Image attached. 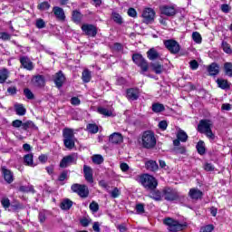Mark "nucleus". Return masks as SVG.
<instances>
[{"label":"nucleus","mask_w":232,"mask_h":232,"mask_svg":"<svg viewBox=\"0 0 232 232\" xmlns=\"http://www.w3.org/2000/svg\"><path fill=\"white\" fill-rule=\"evenodd\" d=\"M137 182L141 184L145 189L149 191H153L157 188V186H159V182H157V179L149 174H143L140 176H138L136 178Z\"/></svg>","instance_id":"nucleus-1"},{"label":"nucleus","mask_w":232,"mask_h":232,"mask_svg":"<svg viewBox=\"0 0 232 232\" xmlns=\"http://www.w3.org/2000/svg\"><path fill=\"white\" fill-rule=\"evenodd\" d=\"M140 144L146 150H153V148L157 146V138H155V133L151 130L144 131L141 135Z\"/></svg>","instance_id":"nucleus-2"},{"label":"nucleus","mask_w":232,"mask_h":232,"mask_svg":"<svg viewBox=\"0 0 232 232\" xmlns=\"http://www.w3.org/2000/svg\"><path fill=\"white\" fill-rule=\"evenodd\" d=\"M211 128H213L212 121L201 120L198 125V131L199 133H204L208 139H210V140H215V134L213 133V130H211Z\"/></svg>","instance_id":"nucleus-3"},{"label":"nucleus","mask_w":232,"mask_h":232,"mask_svg":"<svg viewBox=\"0 0 232 232\" xmlns=\"http://www.w3.org/2000/svg\"><path fill=\"white\" fill-rule=\"evenodd\" d=\"M163 224L168 227L169 231L171 232H178V231H182L188 227V225L186 223L182 224L179 223V221L171 218H167L163 220Z\"/></svg>","instance_id":"nucleus-4"},{"label":"nucleus","mask_w":232,"mask_h":232,"mask_svg":"<svg viewBox=\"0 0 232 232\" xmlns=\"http://www.w3.org/2000/svg\"><path fill=\"white\" fill-rule=\"evenodd\" d=\"M63 143L67 150H73L75 148V135L73 130L64 129L63 130Z\"/></svg>","instance_id":"nucleus-5"},{"label":"nucleus","mask_w":232,"mask_h":232,"mask_svg":"<svg viewBox=\"0 0 232 232\" xmlns=\"http://www.w3.org/2000/svg\"><path fill=\"white\" fill-rule=\"evenodd\" d=\"M71 189L73 191V193H77V195H79V197L82 198H88V195H90V190L86 185L74 183L72 185Z\"/></svg>","instance_id":"nucleus-6"},{"label":"nucleus","mask_w":232,"mask_h":232,"mask_svg":"<svg viewBox=\"0 0 232 232\" xmlns=\"http://www.w3.org/2000/svg\"><path fill=\"white\" fill-rule=\"evenodd\" d=\"M132 61L139 66L141 70V73H146L148 70L150 69V65L148 64V61L144 59V57L141 56V54H133L132 55Z\"/></svg>","instance_id":"nucleus-7"},{"label":"nucleus","mask_w":232,"mask_h":232,"mask_svg":"<svg viewBox=\"0 0 232 232\" xmlns=\"http://www.w3.org/2000/svg\"><path fill=\"white\" fill-rule=\"evenodd\" d=\"M160 11L162 15H166L167 17H173L177 14V8L175 5H161Z\"/></svg>","instance_id":"nucleus-8"},{"label":"nucleus","mask_w":232,"mask_h":232,"mask_svg":"<svg viewBox=\"0 0 232 232\" xmlns=\"http://www.w3.org/2000/svg\"><path fill=\"white\" fill-rule=\"evenodd\" d=\"M164 44L170 53H179L180 52V44L175 40H167Z\"/></svg>","instance_id":"nucleus-9"},{"label":"nucleus","mask_w":232,"mask_h":232,"mask_svg":"<svg viewBox=\"0 0 232 232\" xmlns=\"http://www.w3.org/2000/svg\"><path fill=\"white\" fill-rule=\"evenodd\" d=\"M163 197L165 200H169V201L177 200V198H179V192L177 191V189L166 188L163 190Z\"/></svg>","instance_id":"nucleus-10"},{"label":"nucleus","mask_w":232,"mask_h":232,"mask_svg":"<svg viewBox=\"0 0 232 232\" xmlns=\"http://www.w3.org/2000/svg\"><path fill=\"white\" fill-rule=\"evenodd\" d=\"M143 23L150 24L155 20V11L151 8H146L142 13Z\"/></svg>","instance_id":"nucleus-11"},{"label":"nucleus","mask_w":232,"mask_h":232,"mask_svg":"<svg viewBox=\"0 0 232 232\" xmlns=\"http://www.w3.org/2000/svg\"><path fill=\"white\" fill-rule=\"evenodd\" d=\"M82 30L85 35H88L89 37H95V35H97V26L93 24H83L82 25Z\"/></svg>","instance_id":"nucleus-12"},{"label":"nucleus","mask_w":232,"mask_h":232,"mask_svg":"<svg viewBox=\"0 0 232 232\" xmlns=\"http://www.w3.org/2000/svg\"><path fill=\"white\" fill-rule=\"evenodd\" d=\"M77 162V156L69 155L64 157L60 162V168H68L70 164H75Z\"/></svg>","instance_id":"nucleus-13"},{"label":"nucleus","mask_w":232,"mask_h":232,"mask_svg":"<svg viewBox=\"0 0 232 232\" xmlns=\"http://www.w3.org/2000/svg\"><path fill=\"white\" fill-rule=\"evenodd\" d=\"M83 175L89 184H93V169L90 166H83Z\"/></svg>","instance_id":"nucleus-14"},{"label":"nucleus","mask_w":232,"mask_h":232,"mask_svg":"<svg viewBox=\"0 0 232 232\" xmlns=\"http://www.w3.org/2000/svg\"><path fill=\"white\" fill-rule=\"evenodd\" d=\"M20 63L25 70H28L29 72H32V70H34V63L30 61V58H28V56H21Z\"/></svg>","instance_id":"nucleus-15"},{"label":"nucleus","mask_w":232,"mask_h":232,"mask_svg":"<svg viewBox=\"0 0 232 232\" xmlns=\"http://www.w3.org/2000/svg\"><path fill=\"white\" fill-rule=\"evenodd\" d=\"M2 173L7 184H12V182H14V172L5 167H2Z\"/></svg>","instance_id":"nucleus-16"},{"label":"nucleus","mask_w":232,"mask_h":232,"mask_svg":"<svg viewBox=\"0 0 232 232\" xmlns=\"http://www.w3.org/2000/svg\"><path fill=\"white\" fill-rule=\"evenodd\" d=\"M65 80L66 78L61 71L54 75V84H56L57 88H63V84H64Z\"/></svg>","instance_id":"nucleus-17"},{"label":"nucleus","mask_w":232,"mask_h":232,"mask_svg":"<svg viewBox=\"0 0 232 232\" xmlns=\"http://www.w3.org/2000/svg\"><path fill=\"white\" fill-rule=\"evenodd\" d=\"M53 12L56 19H59V21H64L66 19V15L64 14L63 8H61L59 6H54L53 8Z\"/></svg>","instance_id":"nucleus-18"},{"label":"nucleus","mask_w":232,"mask_h":232,"mask_svg":"<svg viewBox=\"0 0 232 232\" xmlns=\"http://www.w3.org/2000/svg\"><path fill=\"white\" fill-rule=\"evenodd\" d=\"M122 140H124L122 134L119 132H114L109 137V141L111 142V144H121Z\"/></svg>","instance_id":"nucleus-19"},{"label":"nucleus","mask_w":232,"mask_h":232,"mask_svg":"<svg viewBox=\"0 0 232 232\" xmlns=\"http://www.w3.org/2000/svg\"><path fill=\"white\" fill-rule=\"evenodd\" d=\"M150 68L157 75H160V73L164 72V65L160 63H151Z\"/></svg>","instance_id":"nucleus-20"},{"label":"nucleus","mask_w":232,"mask_h":232,"mask_svg":"<svg viewBox=\"0 0 232 232\" xmlns=\"http://www.w3.org/2000/svg\"><path fill=\"white\" fill-rule=\"evenodd\" d=\"M33 82L34 86L37 88H43L44 84L46 83V81L44 80V76L43 75H36L33 79Z\"/></svg>","instance_id":"nucleus-21"},{"label":"nucleus","mask_w":232,"mask_h":232,"mask_svg":"<svg viewBox=\"0 0 232 232\" xmlns=\"http://www.w3.org/2000/svg\"><path fill=\"white\" fill-rule=\"evenodd\" d=\"M208 72L209 75H212V76L218 75V73L220 72V66L216 63H212L208 66Z\"/></svg>","instance_id":"nucleus-22"},{"label":"nucleus","mask_w":232,"mask_h":232,"mask_svg":"<svg viewBox=\"0 0 232 232\" xmlns=\"http://www.w3.org/2000/svg\"><path fill=\"white\" fill-rule=\"evenodd\" d=\"M127 99H129V101H137L139 99V90L128 89L127 90Z\"/></svg>","instance_id":"nucleus-23"},{"label":"nucleus","mask_w":232,"mask_h":232,"mask_svg":"<svg viewBox=\"0 0 232 232\" xmlns=\"http://www.w3.org/2000/svg\"><path fill=\"white\" fill-rule=\"evenodd\" d=\"M147 57L148 59H150V61H155L157 59H160V54L159 53V52H157V50L151 48L147 52Z\"/></svg>","instance_id":"nucleus-24"},{"label":"nucleus","mask_w":232,"mask_h":232,"mask_svg":"<svg viewBox=\"0 0 232 232\" xmlns=\"http://www.w3.org/2000/svg\"><path fill=\"white\" fill-rule=\"evenodd\" d=\"M9 75L10 72H8V69L4 68L0 70V84L6 82V79H8Z\"/></svg>","instance_id":"nucleus-25"},{"label":"nucleus","mask_w":232,"mask_h":232,"mask_svg":"<svg viewBox=\"0 0 232 232\" xmlns=\"http://www.w3.org/2000/svg\"><path fill=\"white\" fill-rule=\"evenodd\" d=\"M189 196L191 198L198 199L202 198V191L198 190V188H191L189 190Z\"/></svg>","instance_id":"nucleus-26"},{"label":"nucleus","mask_w":232,"mask_h":232,"mask_svg":"<svg viewBox=\"0 0 232 232\" xmlns=\"http://www.w3.org/2000/svg\"><path fill=\"white\" fill-rule=\"evenodd\" d=\"M24 162L25 163L26 166L34 168L35 164H34V154H26L24 157Z\"/></svg>","instance_id":"nucleus-27"},{"label":"nucleus","mask_w":232,"mask_h":232,"mask_svg":"<svg viewBox=\"0 0 232 232\" xmlns=\"http://www.w3.org/2000/svg\"><path fill=\"white\" fill-rule=\"evenodd\" d=\"M145 166L147 169H150V171H157L159 169V165L157 164V161L150 160L145 163Z\"/></svg>","instance_id":"nucleus-28"},{"label":"nucleus","mask_w":232,"mask_h":232,"mask_svg":"<svg viewBox=\"0 0 232 232\" xmlns=\"http://www.w3.org/2000/svg\"><path fill=\"white\" fill-rule=\"evenodd\" d=\"M97 111L101 115H104V117H111L113 115V111L103 108V107H99Z\"/></svg>","instance_id":"nucleus-29"},{"label":"nucleus","mask_w":232,"mask_h":232,"mask_svg":"<svg viewBox=\"0 0 232 232\" xmlns=\"http://www.w3.org/2000/svg\"><path fill=\"white\" fill-rule=\"evenodd\" d=\"M22 130H37V126H35V123L32 121H28L26 122H23Z\"/></svg>","instance_id":"nucleus-30"},{"label":"nucleus","mask_w":232,"mask_h":232,"mask_svg":"<svg viewBox=\"0 0 232 232\" xmlns=\"http://www.w3.org/2000/svg\"><path fill=\"white\" fill-rule=\"evenodd\" d=\"M225 75L227 77H232V63L227 62L224 63Z\"/></svg>","instance_id":"nucleus-31"},{"label":"nucleus","mask_w":232,"mask_h":232,"mask_svg":"<svg viewBox=\"0 0 232 232\" xmlns=\"http://www.w3.org/2000/svg\"><path fill=\"white\" fill-rule=\"evenodd\" d=\"M217 82L218 87L221 88V90H229L230 88L229 82H227V80L219 79L217 81Z\"/></svg>","instance_id":"nucleus-32"},{"label":"nucleus","mask_w":232,"mask_h":232,"mask_svg":"<svg viewBox=\"0 0 232 232\" xmlns=\"http://www.w3.org/2000/svg\"><path fill=\"white\" fill-rule=\"evenodd\" d=\"M166 108L164 107V104L162 103H154L152 104V111L154 113H160V111H164Z\"/></svg>","instance_id":"nucleus-33"},{"label":"nucleus","mask_w":232,"mask_h":232,"mask_svg":"<svg viewBox=\"0 0 232 232\" xmlns=\"http://www.w3.org/2000/svg\"><path fill=\"white\" fill-rule=\"evenodd\" d=\"M82 79L83 82H90V81H92V72L90 71H88V69H85L82 72Z\"/></svg>","instance_id":"nucleus-34"},{"label":"nucleus","mask_w":232,"mask_h":232,"mask_svg":"<svg viewBox=\"0 0 232 232\" xmlns=\"http://www.w3.org/2000/svg\"><path fill=\"white\" fill-rule=\"evenodd\" d=\"M14 110H15L16 115H20V116L26 115V109H24L23 104L15 105Z\"/></svg>","instance_id":"nucleus-35"},{"label":"nucleus","mask_w":232,"mask_h":232,"mask_svg":"<svg viewBox=\"0 0 232 232\" xmlns=\"http://www.w3.org/2000/svg\"><path fill=\"white\" fill-rule=\"evenodd\" d=\"M177 139H179L180 142H186L188 140V134L186 131L179 130L177 133Z\"/></svg>","instance_id":"nucleus-36"},{"label":"nucleus","mask_w":232,"mask_h":232,"mask_svg":"<svg viewBox=\"0 0 232 232\" xmlns=\"http://www.w3.org/2000/svg\"><path fill=\"white\" fill-rule=\"evenodd\" d=\"M72 206H73V202L72 200H70V199H64L61 203V208L62 209L68 210V209H70V208H72Z\"/></svg>","instance_id":"nucleus-37"},{"label":"nucleus","mask_w":232,"mask_h":232,"mask_svg":"<svg viewBox=\"0 0 232 232\" xmlns=\"http://www.w3.org/2000/svg\"><path fill=\"white\" fill-rule=\"evenodd\" d=\"M82 20V14H81V12L79 11H73L72 12V21L74 23H81V21Z\"/></svg>","instance_id":"nucleus-38"},{"label":"nucleus","mask_w":232,"mask_h":232,"mask_svg":"<svg viewBox=\"0 0 232 232\" xmlns=\"http://www.w3.org/2000/svg\"><path fill=\"white\" fill-rule=\"evenodd\" d=\"M197 150L199 155H204V153H206V147L204 146V141L200 140L198 142Z\"/></svg>","instance_id":"nucleus-39"},{"label":"nucleus","mask_w":232,"mask_h":232,"mask_svg":"<svg viewBox=\"0 0 232 232\" xmlns=\"http://www.w3.org/2000/svg\"><path fill=\"white\" fill-rule=\"evenodd\" d=\"M150 198H153V200L159 201L162 199V194L159 190L153 191L150 193Z\"/></svg>","instance_id":"nucleus-40"},{"label":"nucleus","mask_w":232,"mask_h":232,"mask_svg":"<svg viewBox=\"0 0 232 232\" xmlns=\"http://www.w3.org/2000/svg\"><path fill=\"white\" fill-rule=\"evenodd\" d=\"M192 39L197 44H200L202 43V35H200V33L198 32H194L192 34Z\"/></svg>","instance_id":"nucleus-41"},{"label":"nucleus","mask_w":232,"mask_h":232,"mask_svg":"<svg viewBox=\"0 0 232 232\" xmlns=\"http://www.w3.org/2000/svg\"><path fill=\"white\" fill-rule=\"evenodd\" d=\"M50 3L48 2H42L37 5L38 10L44 12V10H50Z\"/></svg>","instance_id":"nucleus-42"},{"label":"nucleus","mask_w":232,"mask_h":232,"mask_svg":"<svg viewBox=\"0 0 232 232\" xmlns=\"http://www.w3.org/2000/svg\"><path fill=\"white\" fill-rule=\"evenodd\" d=\"M92 162L94 164H102L104 162V158H102V156L99 154L93 155Z\"/></svg>","instance_id":"nucleus-43"},{"label":"nucleus","mask_w":232,"mask_h":232,"mask_svg":"<svg viewBox=\"0 0 232 232\" xmlns=\"http://www.w3.org/2000/svg\"><path fill=\"white\" fill-rule=\"evenodd\" d=\"M87 130L89 133H97L99 131V127L96 124H88L87 125Z\"/></svg>","instance_id":"nucleus-44"},{"label":"nucleus","mask_w":232,"mask_h":232,"mask_svg":"<svg viewBox=\"0 0 232 232\" xmlns=\"http://www.w3.org/2000/svg\"><path fill=\"white\" fill-rule=\"evenodd\" d=\"M112 19L117 24H122V16L119 13H112Z\"/></svg>","instance_id":"nucleus-45"},{"label":"nucleus","mask_w":232,"mask_h":232,"mask_svg":"<svg viewBox=\"0 0 232 232\" xmlns=\"http://www.w3.org/2000/svg\"><path fill=\"white\" fill-rule=\"evenodd\" d=\"M222 49L226 53H232L231 46L227 42H222Z\"/></svg>","instance_id":"nucleus-46"},{"label":"nucleus","mask_w":232,"mask_h":232,"mask_svg":"<svg viewBox=\"0 0 232 232\" xmlns=\"http://www.w3.org/2000/svg\"><path fill=\"white\" fill-rule=\"evenodd\" d=\"M91 211H92V213H97V211H99V204L95 201H92L90 206H89Z\"/></svg>","instance_id":"nucleus-47"},{"label":"nucleus","mask_w":232,"mask_h":232,"mask_svg":"<svg viewBox=\"0 0 232 232\" xmlns=\"http://www.w3.org/2000/svg\"><path fill=\"white\" fill-rule=\"evenodd\" d=\"M213 229H215L213 225H207L205 227H202L200 228L199 232H211V231H213Z\"/></svg>","instance_id":"nucleus-48"},{"label":"nucleus","mask_w":232,"mask_h":232,"mask_svg":"<svg viewBox=\"0 0 232 232\" xmlns=\"http://www.w3.org/2000/svg\"><path fill=\"white\" fill-rule=\"evenodd\" d=\"M12 127L13 128H23V121H21V120H14L12 122Z\"/></svg>","instance_id":"nucleus-49"},{"label":"nucleus","mask_w":232,"mask_h":232,"mask_svg":"<svg viewBox=\"0 0 232 232\" xmlns=\"http://www.w3.org/2000/svg\"><path fill=\"white\" fill-rule=\"evenodd\" d=\"M0 39H2V41H10L11 39V35L8 34V33H0Z\"/></svg>","instance_id":"nucleus-50"},{"label":"nucleus","mask_w":232,"mask_h":232,"mask_svg":"<svg viewBox=\"0 0 232 232\" xmlns=\"http://www.w3.org/2000/svg\"><path fill=\"white\" fill-rule=\"evenodd\" d=\"M24 93L27 99H30V100L34 99V92H32L30 89H24Z\"/></svg>","instance_id":"nucleus-51"},{"label":"nucleus","mask_w":232,"mask_h":232,"mask_svg":"<svg viewBox=\"0 0 232 232\" xmlns=\"http://www.w3.org/2000/svg\"><path fill=\"white\" fill-rule=\"evenodd\" d=\"M46 26V23H44V20L43 19H37L36 20V28H44Z\"/></svg>","instance_id":"nucleus-52"},{"label":"nucleus","mask_w":232,"mask_h":232,"mask_svg":"<svg viewBox=\"0 0 232 232\" xmlns=\"http://www.w3.org/2000/svg\"><path fill=\"white\" fill-rule=\"evenodd\" d=\"M221 10L224 14H229L231 12V7L227 4H224L221 5Z\"/></svg>","instance_id":"nucleus-53"},{"label":"nucleus","mask_w":232,"mask_h":232,"mask_svg":"<svg viewBox=\"0 0 232 232\" xmlns=\"http://www.w3.org/2000/svg\"><path fill=\"white\" fill-rule=\"evenodd\" d=\"M159 128H160V130H162L163 131L166 130L168 129V121H160Z\"/></svg>","instance_id":"nucleus-54"},{"label":"nucleus","mask_w":232,"mask_h":232,"mask_svg":"<svg viewBox=\"0 0 232 232\" xmlns=\"http://www.w3.org/2000/svg\"><path fill=\"white\" fill-rule=\"evenodd\" d=\"M127 14L130 17H137V10H135V8H132V7L129 8Z\"/></svg>","instance_id":"nucleus-55"},{"label":"nucleus","mask_w":232,"mask_h":232,"mask_svg":"<svg viewBox=\"0 0 232 232\" xmlns=\"http://www.w3.org/2000/svg\"><path fill=\"white\" fill-rule=\"evenodd\" d=\"M111 195L112 197V198H117V197H119V195H121V190H119V188H114L113 190L111 192Z\"/></svg>","instance_id":"nucleus-56"},{"label":"nucleus","mask_w":232,"mask_h":232,"mask_svg":"<svg viewBox=\"0 0 232 232\" xmlns=\"http://www.w3.org/2000/svg\"><path fill=\"white\" fill-rule=\"evenodd\" d=\"M136 211L139 215H142V213H144V205L142 204H138L136 206Z\"/></svg>","instance_id":"nucleus-57"},{"label":"nucleus","mask_w":232,"mask_h":232,"mask_svg":"<svg viewBox=\"0 0 232 232\" xmlns=\"http://www.w3.org/2000/svg\"><path fill=\"white\" fill-rule=\"evenodd\" d=\"M19 191H23L24 193H28V191H34V188H29V187H26V186H21L19 188Z\"/></svg>","instance_id":"nucleus-58"},{"label":"nucleus","mask_w":232,"mask_h":232,"mask_svg":"<svg viewBox=\"0 0 232 232\" xmlns=\"http://www.w3.org/2000/svg\"><path fill=\"white\" fill-rule=\"evenodd\" d=\"M174 150L176 153H179L180 155H184V153H186V147H176Z\"/></svg>","instance_id":"nucleus-59"},{"label":"nucleus","mask_w":232,"mask_h":232,"mask_svg":"<svg viewBox=\"0 0 232 232\" xmlns=\"http://www.w3.org/2000/svg\"><path fill=\"white\" fill-rule=\"evenodd\" d=\"M204 169L206 171H213L215 169V166H213V164L211 163H206L204 166Z\"/></svg>","instance_id":"nucleus-60"},{"label":"nucleus","mask_w":232,"mask_h":232,"mask_svg":"<svg viewBox=\"0 0 232 232\" xmlns=\"http://www.w3.org/2000/svg\"><path fill=\"white\" fill-rule=\"evenodd\" d=\"M71 103L73 105V106H79V104H81V100L77 97H72L71 99Z\"/></svg>","instance_id":"nucleus-61"},{"label":"nucleus","mask_w":232,"mask_h":232,"mask_svg":"<svg viewBox=\"0 0 232 232\" xmlns=\"http://www.w3.org/2000/svg\"><path fill=\"white\" fill-rule=\"evenodd\" d=\"M190 68L191 70H197L198 68V62L197 60H192L190 63Z\"/></svg>","instance_id":"nucleus-62"},{"label":"nucleus","mask_w":232,"mask_h":232,"mask_svg":"<svg viewBox=\"0 0 232 232\" xmlns=\"http://www.w3.org/2000/svg\"><path fill=\"white\" fill-rule=\"evenodd\" d=\"M2 206L5 208H10V199L6 198H3L2 199Z\"/></svg>","instance_id":"nucleus-63"},{"label":"nucleus","mask_w":232,"mask_h":232,"mask_svg":"<svg viewBox=\"0 0 232 232\" xmlns=\"http://www.w3.org/2000/svg\"><path fill=\"white\" fill-rule=\"evenodd\" d=\"M120 168H121V171H123L124 173H126V171H128L130 169V166L127 163H121L120 165Z\"/></svg>","instance_id":"nucleus-64"}]
</instances>
